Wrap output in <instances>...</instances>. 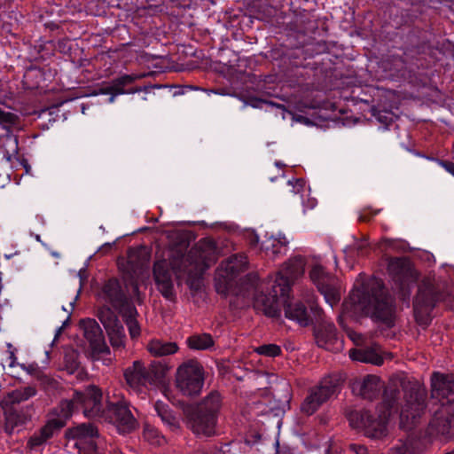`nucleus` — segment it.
Here are the masks:
<instances>
[{"label": "nucleus", "mask_w": 454, "mask_h": 454, "mask_svg": "<svg viewBox=\"0 0 454 454\" xmlns=\"http://www.w3.org/2000/svg\"><path fill=\"white\" fill-rule=\"evenodd\" d=\"M36 394V389L34 387H25L22 388L15 389L7 394L1 402L2 406L12 407L14 404L27 401Z\"/></svg>", "instance_id": "a878e982"}, {"label": "nucleus", "mask_w": 454, "mask_h": 454, "mask_svg": "<svg viewBox=\"0 0 454 454\" xmlns=\"http://www.w3.org/2000/svg\"><path fill=\"white\" fill-rule=\"evenodd\" d=\"M337 390L336 380L326 378L317 386L312 387L301 405V410L307 415H312L325 403Z\"/></svg>", "instance_id": "4468645a"}, {"label": "nucleus", "mask_w": 454, "mask_h": 454, "mask_svg": "<svg viewBox=\"0 0 454 454\" xmlns=\"http://www.w3.org/2000/svg\"><path fill=\"white\" fill-rule=\"evenodd\" d=\"M112 249V244L110 243H106L104 244L103 246H101L98 251V253L101 254H107L110 250Z\"/></svg>", "instance_id": "de8ad7c7"}, {"label": "nucleus", "mask_w": 454, "mask_h": 454, "mask_svg": "<svg viewBox=\"0 0 454 454\" xmlns=\"http://www.w3.org/2000/svg\"><path fill=\"white\" fill-rule=\"evenodd\" d=\"M73 414V403L69 401H62L56 409L57 417L50 419L47 424L41 429L40 433L48 440L55 432L62 428L67 419Z\"/></svg>", "instance_id": "aec40b11"}, {"label": "nucleus", "mask_w": 454, "mask_h": 454, "mask_svg": "<svg viewBox=\"0 0 454 454\" xmlns=\"http://www.w3.org/2000/svg\"><path fill=\"white\" fill-rule=\"evenodd\" d=\"M110 343L114 348H119L124 346L125 333L122 325L112 328L106 331Z\"/></svg>", "instance_id": "c9c22d12"}, {"label": "nucleus", "mask_w": 454, "mask_h": 454, "mask_svg": "<svg viewBox=\"0 0 454 454\" xmlns=\"http://www.w3.org/2000/svg\"><path fill=\"white\" fill-rule=\"evenodd\" d=\"M223 406V398L218 391L208 393L196 406L191 418L192 431L201 436L215 434L218 415Z\"/></svg>", "instance_id": "423d86ee"}, {"label": "nucleus", "mask_w": 454, "mask_h": 454, "mask_svg": "<svg viewBox=\"0 0 454 454\" xmlns=\"http://www.w3.org/2000/svg\"><path fill=\"white\" fill-rule=\"evenodd\" d=\"M419 440L409 437L405 441H400L389 454H420Z\"/></svg>", "instance_id": "c85d7f7f"}, {"label": "nucleus", "mask_w": 454, "mask_h": 454, "mask_svg": "<svg viewBox=\"0 0 454 454\" xmlns=\"http://www.w3.org/2000/svg\"><path fill=\"white\" fill-rule=\"evenodd\" d=\"M145 77V74H123L113 80L109 86V91H114L115 94L137 93L142 90L147 91L148 87L135 88L129 91L125 90V87L134 83L136 81Z\"/></svg>", "instance_id": "b1692460"}, {"label": "nucleus", "mask_w": 454, "mask_h": 454, "mask_svg": "<svg viewBox=\"0 0 454 454\" xmlns=\"http://www.w3.org/2000/svg\"><path fill=\"white\" fill-rule=\"evenodd\" d=\"M47 440L43 437V435L41 433H39L38 434L33 435L29 439L28 444L31 448H35V447H37V446L43 444Z\"/></svg>", "instance_id": "79ce46f5"}, {"label": "nucleus", "mask_w": 454, "mask_h": 454, "mask_svg": "<svg viewBox=\"0 0 454 454\" xmlns=\"http://www.w3.org/2000/svg\"><path fill=\"white\" fill-rule=\"evenodd\" d=\"M349 357L354 361L369 363L375 365H380L383 363V358L375 348L351 349L349 351Z\"/></svg>", "instance_id": "bb28decb"}, {"label": "nucleus", "mask_w": 454, "mask_h": 454, "mask_svg": "<svg viewBox=\"0 0 454 454\" xmlns=\"http://www.w3.org/2000/svg\"><path fill=\"white\" fill-rule=\"evenodd\" d=\"M305 208H314L317 205V200L309 196L304 197V203H301Z\"/></svg>", "instance_id": "c03bdc74"}, {"label": "nucleus", "mask_w": 454, "mask_h": 454, "mask_svg": "<svg viewBox=\"0 0 454 454\" xmlns=\"http://www.w3.org/2000/svg\"><path fill=\"white\" fill-rule=\"evenodd\" d=\"M103 93H106V94H112V96L110 97L109 98V102L110 103H113L114 102V98H115V96L117 94L114 93V91H109V87L106 88L103 91Z\"/></svg>", "instance_id": "603ef678"}, {"label": "nucleus", "mask_w": 454, "mask_h": 454, "mask_svg": "<svg viewBox=\"0 0 454 454\" xmlns=\"http://www.w3.org/2000/svg\"><path fill=\"white\" fill-rule=\"evenodd\" d=\"M17 117L10 112L0 109V127L6 134L0 136V153L8 161L18 153L17 138L10 133V128L16 123Z\"/></svg>", "instance_id": "dca6fc26"}, {"label": "nucleus", "mask_w": 454, "mask_h": 454, "mask_svg": "<svg viewBox=\"0 0 454 454\" xmlns=\"http://www.w3.org/2000/svg\"><path fill=\"white\" fill-rule=\"evenodd\" d=\"M350 449L356 453V454H367V449L364 445L360 444H351Z\"/></svg>", "instance_id": "a18cd8bd"}, {"label": "nucleus", "mask_w": 454, "mask_h": 454, "mask_svg": "<svg viewBox=\"0 0 454 454\" xmlns=\"http://www.w3.org/2000/svg\"><path fill=\"white\" fill-rule=\"evenodd\" d=\"M20 367L28 374L34 376L37 380H41L43 377V372L40 371L39 367L36 364H20Z\"/></svg>", "instance_id": "a19ab883"}, {"label": "nucleus", "mask_w": 454, "mask_h": 454, "mask_svg": "<svg viewBox=\"0 0 454 454\" xmlns=\"http://www.w3.org/2000/svg\"><path fill=\"white\" fill-rule=\"evenodd\" d=\"M120 313L125 319V322L129 327L130 336L132 338L138 336L140 333V328L136 320V316L137 312L134 305L126 306L125 309Z\"/></svg>", "instance_id": "c756f323"}, {"label": "nucleus", "mask_w": 454, "mask_h": 454, "mask_svg": "<svg viewBox=\"0 0 454 454\" xmlns=\"http://www.w3.org/2000/svg\"><path fill=\"white\" fill-rule=\"evenodd\" d=\"M400 387L402 389L396 386H387L374 412L364 411L350 413V425L363 428L368 437L380 439L387 435L388 420L399 411L400 427L404 430L415 427L425 414L427 391L418 382L405 380L400 381Z\"/></svg>", "instance_id": "f257e3e1"}, {"label": "nucleus", "mask_w": 454, "mask_h": 454, "mask_svg": "<svg viewBox=\"0 0 454 454\" xmlns=\"http://www.w3.org/2000/svg\"><path fill=\"white\" fill-rule=\"evenodd\" d=\"M214 454H223V453H222V451H221V450H215Z\"/></svg>", "instance_id": "052dcab7"}, {"label": "nucleus", "mask_w": 454, "mask_h": 454, "mask_svg": "<svg viewBox=\"0 0 454 454\" xmlns=\"http://www.w3.org/2000/svg\"><path fill=\"white\" fill-rule=\"evenodd\" d=\"M383 385L376 375H367L363 380H356L352 384L355 394L364 399H372L377 396Z\"/></svg>", "instance_id": "4be33fe9"}, {"label": "nucleus", "mask_w": 454, "mask_h": 454, "mask_svg": "<svg viewBox=\"0 0 454 454\" xmlns=\"http://www.w3.org/2000/svg\"><path fill=\"white\" fill-rule=\"evenodd\" d=\"M207 93L208 94L215 93V94H219V95H226V93H225V91L223 90H208Z\"/></svg>", "instance_id": "5fc2aeb1"}, {"label": "nucleus", "mask_w": 454, "mask_h": 454, "mask_svg": "<svg viewBox=\"0 0 454 454\" xmlns=\"http://www.w3.org/2000/svg\"><path fill=\"white\" fill-rule=\"evenodd\" d=\"M98 316L106 331L121 325L114 312L106 306L99 309Z\"/></svg>", "instance_id": "72a5a7b5"}, {"label": "nucleus", "mask_w": 454, "mask_h": 454, "mask_svg": "<svg viewBox=\"0 0 454 454\" xmlns=\"http://www.w3.org/2000/svg\"><path fill=\"white\" fill-rule=\"evenodd\" d=\"M74 301H73V302H71V303H70V306H71L72 308L74 307Z\"/></svg>", "instance_id": "e2e57ef3"}, {"label": "nucleus", "mask_w": 454, "mask_h": 454, "mask_svg": "<svg viewBox=\"0 0 454 454\" xmlns=\"http://www.w3.org/2000/svg\"><path fill=\"white\" fill-rule=\"evenodd\" d=\"M388 270L397 280H403L410 272L409 263L402 258L392 259L388 263Z\"/></svg>", "instance_id": "2f4dec72"}, {"label": "nucleus", "mask_w": 454, "mask_h": 454, "mask_svg": "<svg viewBox=\"0 0 454 454\" xmlns=\"http://www.w3.org/2000/svg\"><path fill=\"white\" fill-rule=\"evenodd\" d=\"M147 350L154 356H165L175 354L178 347L176 342L153 340L148 343Z\"/></svg>", "instance_id": "cd10ccee"}, {"label": "nucleus", "mask_w": 454, "mask_h": 454, "mask_svg": "<svg viewBox=\"0 0 454 454\" xmlns=\"http://www.w3.org/2000/svg\"><path fill=\"white\" fill-rule=\"evenodd\" d=\"M204 385V370L196 360L191 359L180 364L176 373V386L183 395H197Z\"/></svg>", "instance_id": "0eeeda50"}, {"label": "nucleus", "mask_w": 454, "mask_h": 454, "mask_svg": "<svg viewBox=\"0 0 454 454\" xmlns=\"http://www.w3.org/2000/svg\"><path fill=\"white\" fill-rule=\"evenodd\" d=\"M163 373L159 372V365L152 364L145 367L141 361H135L124 372L127 385L137 395L145 393L147 384L153 385L159 381Z\"/></svg>", "instance_id": "6e6552de"}, {"label": "nucleus", "mask_w": 454, "mask_h": 454, "mask_svg": "<svg viewBox=\"0 0 454 454\" xmlns=\"http://www.w3.org/2000/svg\"><path fill=\"white\" fill-rule=\"evenodd\" d=\"M442 300L435 288L432 285H425L419 290L414 301V313L417 318L420 316L428 315L434 304Z\"/></svg>", "instance_id": "a211bd4d"}, {"label": "nucleus", "mask_w": 454, "mask_h": 454, "mask_svg": "<svg viewBox=\"0 0 454 454\" xmlns=\"http://www.w3.org/2000/svg\"><path fill=\"white\" fill-rule=\"evenodd\" d=\"M368 242L366 239L355 240L352 245L347 247L344 253L347 256H364L367 254Z\"/></svg>", "instance_id": "f704fd0d"}, {"label": "nucleus", "mask_w": 454, "mask_h": 454, "mask_svg": "<svg viewBox=\"0 0 454 454\" xmlns=\"http://www.w3.org/2000/svg\"><path fill=\"white\" fill-rule=\"evenodd\" d=\"M98 429L92 424H80L66 432L67 446L78 454H100L97 448Z\"/></svg>", "instance_id": "1a4fd4ad"}, {"label": "nucleus", "mask_w": 454, "mask_h": 454, "mask_svg": "<svg viewBox=\"0 0 454 454\" xmlns=\"http://www.w3.org/2000/svg\"><path fill=\"white\" fill-rule=\"evenodd\" d=\"M440 164L444 168V169L454 176V163L450 161H441Z\"/></svg>", "instance_id": "49530a36"}, {"label": "nucleus", "mask_w": 454, "mask_h": 454, "mask_svg": "<svg viewBox=\"0 0 454 454\" xmlns=\"http://www.w3.org/2000/svg\"><path fill=\"white\" fill-rule=\"evenodd\" d=\"M78 362L74 358H72V361L70 362L69 365H67V370L70 372H73L74 370L78 368Z\"/></svg>", "instance_id": "8fccbe9b"}, {"label": "nucleus", "mask_w": 454, "mask_h": 454, "mask_svg": "<svg viewBox=\"0 0 454 454\" xmlns=\"http://www.w3.org/2000/svg\"><path fill=\"white\" fill-rule=\"evenodd\" d=\"M68 401L73 403V413L81 408L88 418L102 419L105 415L106 408L102 401V392L94 385L88 386L82 391H75Z\"/></svg>", "instance_id": "9b49d317"}, {"label": "nucleus", "mask_w": 454, "mask_h": 454, "mask_svg": "<svg viewBox=\"0 0 454 454\" xmlns=\"http://www.w3.org/2000/svg\"><path fill=\"white\" fill-rule=\"evenodd\" d=\"M101 296L106 303L112 305L119 312H121L126 306L132 305L121 292V286L115 279H111L106 283Z\"/></svg>", "instance_id": "412c9836"}, {"label": "nucleus", "mask_w": 454, "mask_h": 454, "mask_svg": "<svg viewBox=\"0 0 454 454\" xmlns=\"http://www.w3.org/2000/svg\"><path fill=\"white\" fill-rule=\"evenodd\" d=\"M166 260L157 261L153 266V278L157 289L168 300L174 297V283L172 274Z\"/></svg>", "instance_id": "f3484780"}, {"label": "nucleus", "mask_w": 454, "mask_h": 454, "mask_svg": "<svg viewBox=\"0 0 454 454\" xmlns=\"http://www.w3.org/2000/svg\"><path fill=\"white\" fill-rule=\"evenodd\" d=\"M446 454H454V449L451 451H450V452H448Z\"/></svg>", "instance_id": "680f3d73"}, {"label": "nucleus", "mask_w": 454, "mask_h": 454, "mask_svg": "<svg viewBox=\"0 0 454 454\" xmlns=\"http://www.w3.org/2000/svg\"><path fill=\"white\" fill-rule=\"evenodd\" d=\"M129 262L130 263H135L136 262L135 260H134V255H133L132 252H130V254H129Z\"/></svg>", "instance_id": "6e6d98bb"}, {"label": "nucleus", "mask_w": 454, "mask_h": 454, "mask_svg": "<svg viewBox=\"0 0 454 454\" xmlns=\"http://www.w3.org/2000/svg\"><path fill=\"white\" fill-rule=\"evenodd\" d=\"M348 335L350 338V340L356 345H360L364 341V336L352 330L348 331Z\"/></svg>", "instance_id": "37998d69"}, {"label": "nucleus", "mask_w": 454, "mask_h": 454, "mask_svg": "<svg viewBox=\"0 0 454 454\" xmlns=\"http://www.w3.org/2000/svg\"><path fill=\"white\" fill-rule=\"evenodd\" d=\"M310 309L313 311L314 315L317 317H321V313H322V309H319L317 306H314L313 304H311Z\"/></svg>", "instance_id": "3c124183"}, {"label": "nucleus", "mask_w": 454, "mask_h": 454, "mask_svg": "<svg viewBox=\"0 0 454 454\" xmlns=\"http://www.w3.org/2000/svg\"><path fill=\"white\" fill-rule=\"evenodd\" d=\"M338 322L340 324V326L344 327V324H343V318L341 316L339 317L338 318Z\"/></svg>", "instance_id": "4d7b16f0"}, {"label": "nucleus", "mask_w": 454, "mask_h": 454, "mask_svg": "<svg viewBox=\"0 0 454 454\" xmlns=\"http://www.w3.org/2000/svg\"><path fill=\"white\" fill-rule=\"evenodd\" d=\"M288 184L292 186L291 192L294 194H299L301 203H304V197L309 196L310 192L309 187L306 184L302 179H294L288 181Z\"/></svg>", "instance_id": "e433bc0d"}, {"label": "nucleus", "mask_w": 454, "mask_h": 454, "mask_svg": "<svg viewBox=\"0 0 454 454\" xmlns=\"http://www.w3.org/2000/svg\"><path fill=\"white\" fill-rule=\"evenodd\" d=\"M247 260L245 255H234L223 262L215 273V288L217 293L227 294L233 286L237 275L247 268Z\"/></svg>", "instance_id": "f8f14e48"}, {"label": "nucleus", "mask_w": 454, "mask_h": 454, "mask_svg": "<svg viewBox=\"0 0 454 454\" xmlns=\"http://www.w3.org/2000/svg\"><path fill=\"white\" fill-rule=\"evenodd\" d=\"M144 437L153 444H160L164 441L158 430L149 425L145 426Z\"/></svg>", "instance_id": "58836bf2"}, {"label": "nucleus", "mask_w": 454, "mask_h": 454, "mask_svg": "<svg viewBox=\"0 0 454 454\" xmlns=\"http://www.w3.org/2000/svg\"><path fill=\"white\" fill-rule=\"evenodd\" d=\"M309 278L332 308L340 301L341 285L337 278L325 271L319 261L313 262Z\"/></svg>", "instance_id": "9d476101"}, {"label": "nucleus", "mask_w": 454, "mask_h": 454, "mask_svg": "<svg viewBox=\"0 0 454 454\" xmlns=\"http://www.w3.org/2000/svg\"><path fill=\"white\" fill-rule=\"evenodd\" d=\"M343 307L345 313L350 316L365 315L387 324L392 321L394 315L393 299L379 284L354 288Z\"/></svg>", "instance_id": "7ed1b4c3"}, {"label": "nucleus", "mask_w": 454, "mask_h": 454, "mask_svg": "<svg viewBox=\"0 0 454 454\" xmlns=\"http://www.w3.org/2000/svg\"><path fill=\"white\" fill-rule=\"evenodd\" d=\"M187 344L192 349L204 350L214 345L211 335L203 333L192 335L187 339Z\"/></svg>", "instance_id": "473e14b6"}, {"label": "nucleus", "mask_w": 454, "mask_h": 454, "mask_svg": "<svg viewBox=\"0 0 454 454\" xmlns=\"http://www.w3.org/2000/svg\"><path fill=\"white\" fill-rule=\"evenodd\" d=\"M304 260L302 257H294L285 264V267L276 276L270 285L271 292H261L255 295L254 306L268 317H273L278 312V295L285 297L290 291L294 279L304 272Z\"/></svg>", "instance_id": "39448f33"}, {"label": "nucleus", "mask_w": 454, "mask_h": 454, "mask_svg": "<svg viewBox=\"0 0 454 454\" xmlns=\"http://www.w3.org/2000/svg\"><path fill=\"white\" fill-rule=\"evenodd\" d=\"M5 414V429L8 433H12L17 427L23 425L25 418L12 407L3 406Z\"/></svg>", "instance_id": "7c9ffc66"}, {"label": "nucleus", "mask_w": 454, "mask_h": 454, "mask_svg": "<svg viewBox=\"0 0 454 454\" xmlns=\"http://www.w3.org/2000/svg\"><path fill=\"white\" fill-rule=\"evenodd\" d=\"M131 289H132V294L137 297V300L138 301H140V297H139V288H138V286L137 283H134L131 285Z\"/></svg>", "instance_id": "09e8293b"}, {"label": "nucleus", "mask_w": 454, "mask_h": 454, "mask_svg": "<svg viewBox=\"0 0 454 454\" xmlns=\"http://www.w3.org/2000/svg\"><path fill=\"white\" fill-rule=\"evenodd\" d=\"M333 261H334L335 267H337L338 266V262H337V258H336L335 255H333Z\"/></svg>", "instance_id": "13d9d810"}, {"label": "nucleus", "mask_w": 454, "mask_h": 454, "mask_svg": "<svg viewBox=\"0 0 454 454\" xmlns=\"http://www.w3.org/2000/svg\"><path fill=\"white\" fill-rule=\"evenodd\" d=\"M83 330L84 338L90 344V355L93 359L98 360L104 355L109 354L103 332L96 320L87 318L82 319L80 323Z\"/></svg>", "instance_id": "2eb2a0df"}, {"label": "nucleus", "mask_w": 454, "mask_h": 454, "mask_svg": "<svg viewBox=\"0 0 454 454\" xmlns=\"http://www.w3.org/2000/svg\"><path fill=\"white\" fill-rule=\"evenodd\" d=\"M282 300L284 304L285 315L287 318L297 322L301 326H307L311 323V318L307 311L306 307L300 301H294L289 300V293L285 297L278 295V304ZM278 311L280 309H278ZM279 314L278 312L277 317Z\"/></svg>", "instance_id": "6ab92c4d"}, {"label": "nucleus", "mask_w": 454, "mask_h": 454, "mask_svg": "<svg viewBox=\"0 0 454 454\" xmlns=\"http://www.w3.org/2000/svg\"><path fill=\"white\" fill-rule=\"evenodd\" d=\"M431 395L440 403L430 422L432 433L447 436L454 427V375L434 372L431 378Z\"/></svg>", "instance_id": "20e7f679"}, {"label": "nucleus", "mask_w": 454, "mask_h": 454, "mask_svg": "<svg viewBox=\"0 0 454 454\" xmlns=\"http://www.w3.org/2000/svg\"><path fill=\"white\" fill-rule=\"evenodd\" d=\"M287 244L288 241L284 235L279 233L274 236L273 234L269 235L267 233L261 247L268 257L275 259L286 252Z\"/></svg>", "instance_id": "5701e85b"}, {"label": "nucleus", "mask_w": 454, "mask_h": 454, "mask_svg": "<svg viewBox=\"0 0 454 454\" xmlns=\"http://www.w3.org/2000/svg\"><path fill=\"white\" fill-rule=\"evenodd\" d=\"M255 351L260 355L274 357L279 355L280 348L275 344H268L256 348Z\"/></svg>", "instance_id": "ea45409f"}, {"label": "nucleus", "mask_w": 454, "mask_h": 454, "mask_svg": "<svg viewBox=\"0 0 454 454\" xmlns=\"http://www.w3.org/2000/svg\"><path fill=\"white\" fill-rule=\"evenodd\" d=\"M154 409L164 422L170 426L175 424V418L171 415L168 406L164 403L157 401L154 404Z\"/></svg>", "instance_id": "4c0bfd02"}, {"label": "nucleus", "mask_w": 454, "mask_h": 454, "mask_svg": "<svg viewBox=\"0 0 454 454\" xmlns=\"http://www.w3.org/2000/svg\"><path fill=\"white\" fill-rule=\"evenodd\" d=\"M337 333L334 325L331 322L323 321L315 332L317 345L324 348H329L337 340Z\"/></svg>", "instance_id": "393cba45"}, {"label": "nucleus", "mask_w": 454, "mask_h": 454, "mask_svg": "<svg viewBox=\"0 0 454 454\" xmlns=\"http://www.w3.org/2000/svg\"><path fill=\"white\" fill-rule=\"evenodd\" d=\"M52 255L55 256V257H59V253H56V252H53L52 253Z\"/></svg>", "instance_id": "bf43d9fd"}, {"label": "nucleus", "mask_w": 454, "mask_h": 454, "mask_svg": "<svg viewBox=\"0 0 454 454\" xmlns=\"http://www.w3.org/2000/svg\"><path fill=\"white\" fill-rule=\"evenodd\" d=\"M102 419L114 424L122 434L129 433L137 427V419L124 399L115 403L108 401Z\"/></svg>", "instance_id": "ddd939ff"}, {"label": "nucleus", "mask_w": 454, "mask_h": 454, "mask_svg": "<svg viewBox=\"0 0 454 454\" xmlns=\"http://www.w3.org/2000/svg\"><path fill=\"white\" fill-rule=\"evenodd\" d=\"M185 242L173 249L170 254V264L178 278H184L192 287H198L197 283L204 271L215 262L218 257L217 248L214 240L200 239L186 254Z\"/></svg>", "instance_id": "f03ea898"}, {"label": "nucleus", "mask_w": 454, "mask_h": 454, "mask_svg": "<svg viewBox=\"0 0 454 454\" xmlns=\"http://www.w3.org/2000/svg\"><path fill=\"white\" fill-rule=\"evenodd\" d=\"M10 359H11V362H10L9 365H10L11 367H13V366L15 365V361H16V357H15V356H14V353H13V352H11V353H10Z\"/></svg>", "instance_id": "864d4df0"}]
</instances>
